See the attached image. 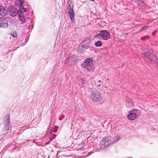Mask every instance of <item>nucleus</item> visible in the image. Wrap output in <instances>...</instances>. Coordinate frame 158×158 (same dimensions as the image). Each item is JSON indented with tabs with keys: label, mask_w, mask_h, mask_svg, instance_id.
<instances>
[{
	"label": "nucleus",
	"mask_w": 158,
	"mask_h": 158,
	"mask_svg": "<svg viewBox=\"0 0 158 158\" xmlns=\"http://www.w3.org/2000/svg\"><path fill=\"white\" fill-rule=\"evenodd\" d=\"M111 137L108 136L107 137H104L100 141L99 146L100 148L102 149H104L107 148L110 143H112L118 141L119 139V136L118 135L115 136L113 138V141L111 142Z\"/></svg>",
	"instance_id": "1"
},
{
	"label": "nucleus",
	"mask_w": 158,
	"mask_h": 158,
	"mask_svg": "<svg viewBox=\"0 0 158 158\" xmlns=\"http://www.w3.org/2000/svg\"><path fill=\"white\" fill-rule=\"evenodd\" d=\"M101 92L98 90H92L90 93L89 98L93 102H98L102 101V97Z\"/></svg>",
	"instance_id": "2"
},
{
	"label": "nucleus",
	"mask_w": 158,
	"mask_h": 158,
	"mask_svg": "<svg viewBox=\"0 0 158 158\" xmlns=\"http://www.w3.org/2000/svg\"><path fill=\"white\" fill-rule=\"evenodd\" d=\"M143 55L145 61L151 64L154 63L156 59L155 55L153 54L150 51L148 50H146Z\"/></svg>",
	"instance_id": "3"
},
{
	"label": "nucleus",
	"mask_w": 158,
	"mask_h": 158,
	"mask_svg": "<svg viewBox=\"0 0 158 158\" xmlns=\"http://www.w3.org/2000/svg\"><path fill=\"white\" fill-rule=\"evenodd\" d=\"M93 63V61L89 58H88L84 62L82 66L87 71L93 72L94 70V68L92 67Z\"/></svg>",
	"instance_id": "4"
},
{
	"label": "nucleus",
	"mask_w": 158,
	"mask_h": 158,
	"mask_svg": "<svg viewBox=\"0 0 158 158\" xmlns=\"http://www.w3.org/2000/svg\"><path fill=\"white\" fill-rule=\"evenodd\" d=\"M4 126L7 133L11 132V126L10 124V116L9 114L6 115L4 118Z\"/></svg>",
	"instance_id": "5"
},
{
	"label": "nucleus",
	"mask_w": 158,
	"mask_h": 158,
	"mask_svg": "<svg viewBox=\"0 0 158 158\" xmlns=\"http://www.w3.org/2000/svg\"><path fill=\"white\" fill-rule=\"evenodd\" d=\"M77 58L75 55L71 57L66 58L65 60V65L68 67H71L73 65H76L77 62Z\"/></svg>",
	"instance_id": "6"
},
{
	"label": "nucleus",
	"mask_w": 158,
	"mask_h": 158,
	"mask_svg": "<svg viewBox=\"0 0 158 158\" xmlns=\"http://www.w3.org/2000/svg\"><path fill=\"white\" fill-rule=\"evenodd\" d=\"M67 4H68V6L70 7L68 11V13L69 14L70 19H71L72 22L75 23V20L74 17L75 16L73 8H71L73 5L72 2L71 1H68Z\"/></svg>",
	"instance_id": "7"
},
{
	"label": "nucleus",
	"mask_w": 158,
	"mask_h": 158,
	"mask_svg": "<svg viewBox=\"0 0 158 158\" xmlns=\"http://www.w3.org/2000/svg\"><path fill=\"white\" fill-rule=\"evenodd\" d=\"M101 37L104 40H107L110 38V35L109 32L106 30L101 31Z\"/></svg>",
	"instance_id": "8"
},
{
	"label": "nucleus",
	"mask_w": 158,
	"mask_h": 158,
	"mask_svg": "<svg viewBox=\"0 0 158 158\" xmlns=\"http://www.w3.org/2000/svg\"><path fill=\"white\" fill-rule=\"evenodd\" d=\"M8 11L9 15L12 17H15L17 14H19V12L17 9L11 6H10L9 7Z\"/></svg>",
	"instance_id": "9"
},
{
	"label": "nucleus",
	"mask_w": 158,
	"mask_h": 158,
	"mask_svg": "<svg viewBox=\"0 0 158 158\" xmlns=\"http://www.w3.org/2000/svg\"><path fill=\"white\" fill-rule=\"evenodd\" d=\"M8 26V20L4 18L0 19V27L1 28H7Z\"/></svg>",
	"instance_id": "10"
},
{
	"label": "nucleus",
	"mask_w": 158,
	"mask_h": 158,
	"mask_svg": "<svg viewBox=\"0 0 158 158\" xmlns=\"http://www.w3.org/2000/svg\"><path fill=\"white\" fill-rule=\"evenodd\" d=\"M81 43L85 46L86 48L88 49L91 43L90 39L87 37Z\"/></svg>",
	"instance_id": "11"
},
{
	"label": "nucleus",
	"mask_w": 158,
	"mask_h": 158,
	"mask_svg": "<svg viewBox=\"0 0 158 158\" xmlns=\"http://www.w3.org/2000/svg\"><path fill=\"white\" fill-rule=\"evenodd\" d=\"M134 104L132 100L129 98H126V106L127 108H131L133 107Z\"/></svg>",
	"instance_id": "12"
},
{
	"label": "nucleus",
	"mask_w": 158,
	"mask_h": 158,
	"mask_svg": "<svg viewBox=\"0 0 158 158\" xmlns=\"http://www.w3.org/2000/svg\"><path fill=\"white\" fill-rule=\"evenodd\" d=\"M129 115H128V118L131 120H133L136 118V115L134 113H131L129 111Z\"/></svg>",
	"instance_id": "13"
},
{
	"label": "nucleus",
	"mask_w": 158,
	"mask_h": 158,
	"mask_svg": "<svg viewBox=\"0 0 158 158\" xmlns=\"http://www.w3.org/2000/svg\"><path fill=\"white\" fill-rule=\"evenodd\" d=\"M7 12L6 10L4 9L3 7H2L0 11V15L2 16H4L6 15Z\"/></svg>",
	"instance_id": "14"
},
{
	"label": "nucleus",
	"mask_w": 158,
	"mask_h": 158,
	"mask_svg": "<svg viewBox=\"0 0 158 158\" xmlns=\"http://www.w3.org/2000/svg\"><path fill=\"white\" fill-rule=\"evenodd\" d=\"M86 49L85 46L81 43L77 49V50L78 52H83Z\"/></svg>",
	"instance_id": "15"
},
{
	"label": "nucleus",
	"mask_w": 158,
	"mask_h": 158,
	"mask_svg": "<svg viewBox=\"0 0 158 158\" xmlns=\"http://www.w3.org/2000/svg\"><path fill=\"white\" fill-rule=\"evenodd\" d=\"M57 128L56 127L52 128L51 129L50 133V134L53 135L55 136L54 138H55L57 135L56 134H55V133H56L57 132Z\"/></svg>",
	"instance_id": "16"
},
{
	"label": "nucleus",
	"mask_w": 158,
	"mask_h": 158,
	"mask_svg": "<svg viewBox=\"0 0 158 158\" xmlns=\"http://www.w3.org/2000/svg\"><path fill=\"white\" fill-rule=\"evenodd\" d=\"M19 20L22 22V23H25L26 22V19L23 15H19Z\"/></svg>",
	"instance_id": "17"
},
{
	"label": "nucleus",
	"mask_w": 158,
	"mask_h": 158,
	"mask_svg": "<svg viewBox=\"0 0 158 158\" xmlns=\"http://www.w3.org/2000/svg\"><path fill=\"white\" fill-rule=\"evenodd\" d=\"M24 3V1L22 0H17V1L15 3L16 6H21Z\"/></svg>",
	"instance_id": "18"
},
{
	"label": "nucleus",
	"mask_w": 158,
	"mask_h": 158,
	"mask_svg": "<svg viewBox=\"0 0 158 158\" xmlns=\"http://www.w3.org/2000/svg\"><path fill=\"white\" fill-rule=\"evenodd\" d=\"M136 3L138 6H144V3L141 0H137L136 1Z\"/></svg>",
	"instance_id": "19"
},
{
	"label": "nucleus",
	"mask_w": 158,
	"mask_h": 158,
	"mask_svg": "<svg viewBox=\"0 0 158 158\" xmlns=\"http://www.w3.org/2000/svg\"><path fill=\"white\" fill-rule=\"evenodd\" d=\"M134 113L136 115V118H138L140 115V111L139 110H134Z\"/></svg>",
	"instance_id": "20"
},
{
	"label": "nucleus",
	"mask_w": 158,
	"mask_h": 158,
	"mask_svg": "<svg viewBox=\"0 0 158 158\" xmlns=\"http://www.w3.org/2000/svg\"><path fill=\"white\" fill-rule=\"evenodd\" d=\"M102 82H101V80H99L97 82L95 83V85L98 87H103V85L102 84Z\"/></svg>",
	"instance_id": "21"
},
{
	"label": "nucleus",
	"mask_w": 158,
	"mask_h": 158,
	"mask_svg": "<svg viewBox=\"0 0 158 158\" xmlns=\"http://www.w3.org/2000/svg\"><path fill=\"white\" fill-rule=\"evenodd\" d=\"M102 45V44L101 41H98L94 43V45L96 47H100Z\"/></svg>",
	"instance_id": "22"
},
{
	"label": "nucleus",
	"mask_w": 158,
	"mask_h": 158,
	"mask_svg": "<svg viewBox=\"0 0 158 158\" xmlns=\"http://www.w3.org/2000/svg\"><path fill=\"white\" fill-rule=\"evenodd\" d=\"M84 146V144L83 143L81 142L79 145H78L77 147V150H81L83 148Z\"/></svg>",
	"instance_id": "23"
},
{
	"label": "nucleus",
	"mask_w": 158,
	"mask_h": 158,
	"mask_svg": "<svg viewBox=\"0 0 158 158\" xmlns=\"http://www.w3.org/2000/svg\"><path fill=\"white\" fill-rule=\"evenodd\" d=\"M149 27V26H145L142 28L140 30L139 32H141L142 31H144L148 29V28Z\"/></svg>",
	"instance_id": "24"
},
{
	"label": "nucleus",
	"mask_w": 158,
	"mask_h": 158,
	"mask_svg": "<svg viewBox=\"0 0 158 158\" xmlns=\"http://www.w3.org/2000/svg\"><path fill=\"white\" fill-rule=\"evenodd\" d=\"M10 34L14 38H16L17 36L16 32L15 31L11 32Z\"/></svg>",
	"instance_id": "25"
},
{
	"label": "nucleus",
	"mask_w": 158,
	"mask_h": 158,
	"mask_svg": "<svg viewBox=\"0 0 158 158\" xmlns=\"http://www.w3.org/2000/svg\"><path fill=\"white\" fill-rule=\"evenodd\" d=\"M22 6L20 7V10H19V11H21V12H26L27 10V9L26 8H24L23 6Z\"/></svg>",
	"instance_id": "26"
},
{
	"label": "nucleus",
	"mask_w": 158,
	"mask_h": 158,
	"mask_svg": "<svg viewBox=\"0 0 158 158\" xmlns=\"http://www.w3.org/2000/svg\"><path fill=\"white\" fill-rule=\"evenodd\" d=\"M101 31H100L99 33L96 34V35L95 36V37L98 38L99 36H100L101 37Z\"/></svg>",
	"instance_id": "27"
},
{
	"label": "nucleus",
	"mask_w": 158,
	"mask_h": 158,
	"mask_svg": "<svg viewBox=\"0 0 158 158\" xmlns=\"http://www.w3.org/2000/svg\"><path fill=\"white\" fill-rule=\"evenodd\" d=\"M49 139H50V140H49L48 141V142L45 143V145H47L48 144H49V143H50V142H51L52 141V139L51 138H50Z\"/></svg>",
	"instance_id": "28"
},
{
	"label": "nucleus",
	"mask_w": 158,
	"mask_h": 158,
	"mask_svg": "<svg viewBox=\"0 0 158 158\" xmlns=\"http://www.w3.org/2000/svg\"><path fill=\"white\" fill-rule=\"evenodd\" d=\"M81 83L82 84V87H83L84 85H85V83H84L85 81H84L83 79H82V78L81 79Z\"/></svg>",
	"instance_id": "29"
},
{
	"label": "nucleus",
	"mask_w": 158,
	"mask_h": 158,
	"mask_svg": "<svg viewBox=\"0 0 158 158\" xmlns=\"http://www.w3.org/2000/svg\"><path fill=\"white\" fill-rule=\"evenodd\" d=\"M28 39L27 38V39H26V40H25V44H24V45L28 41Z\"/></svg>",
	"instance_id": "30"
},
{
	"label": "nucleus",
	"mask_w": 158,
	"mask_h": 158,
	"mask_svg": "<svg viewBox=\"0 0 158 158\" xmlns=\"http://www.w3.org/2000/svg\"><path fill=\"white\" fill-rule=\"evenodd\" d=\"M141 39L142 40H144V39L143 38V37H142L141 38Z\"/></svg>",
	"instance_id": "31"
},
{
	"label": "nucleus",
	"mask_w": 158,
	"mask_h": 158,
	"mask_svg": "<svg viewBox=\"0 0 158 158\" xmlns=\"http://www.w3.org/2000/svg\"><path fill=\"white\" fill-rule=\"evenodd\" d=\"M156 64L157 65V67H158V61H156Z\"/></svg>",
	"instance_id": "32"
},
{
	"label": "nucleus",
	"mask_w": 158,
	"mask_h": 158,
	"mask_svg": "<svg viewBox=\"0 0 158 158\" xmlns=\"http://www.w3.org/2000/svg\"><path fill=\"white\" fill-rule=\"evenodd\" d=\"M89 0L91 1H94V0Z\"/></svg>",
	"instance_id": "33"
},
{
	"label": "nucleus",
	"mask_w": 158,
	"mask_h": 158,
	"mask_svg": "<svg viewBox=\"0 0 158 158\" xmlns=\"http://www.w3.org/2000/svg\"><path fill=\"white\" fill-rule=\"evenodd\" d=\"M128 158H132L131 157H129Z\"/></svg>",
	"instance_id": "34"
},
{
	"label": "nucleus",
	"mask_w": 158,
	"mask_h": 158,
	"mask_svg": "<svg viewBox=\"0 0 158 158\" xmlns=\"http://www.w3.org/2000/svg\"><path fill=\"white\" fill-rule=\"evenodd\" d=\"M59 119L60 120L61 119H60V118H59Z\"/></svg>",
	"instance_id": "35"
},
{
	"label": "nucleus",
	"mask_w": 158,
	"mask_h": 158,
	"mask_svg": "<svg viewBox=\"0 0 158 158\" xmlns=\"http://www.w3.org/2000/svg\"><path fill=\"white\" fill-rule=\"evenodd\" d=\"M108 80H109L108 79H107V81H108Z\"/></svg>",
	"instance_id": "36"
},
{
	"label": "nucleus",
	"mask_w": 158,
	"mask_h": 158,
	"mask_svg": "<svg viewBox=\"0 0 158 158\" xmlns=\"http://www.w3.org/2000/svg\"><path fill=\"white\" fill-rule=\"evenodd\" d=\"M89 155H90V154H89V155H88V156H89Z\"/></svg>",
	"instance_id": "37"
},
{
	"label": "nucleus",
	"mask_w": 158,
	"mask_h": 158,
	"mask_svg": "<svg viewBox=\"0 0 158 158\" xmlns=\"http://www.w3.org/2000/svg\"><path fill=\"white\" fill-rule=\"evenodd\" d=\"M89 155H90V154H89V155H88V156H89Z\"/></svg>",
	"instance_id": "38"
},
{
	"label": "nucleus",
	"mask_w": 158,
	"mask_h": 158,
	"mask_svg": "<svg viewBox=\"0 0 158 158\" xmlns=\"http://www.w3.org/2000/svg\"><path fill=\"white\" fill-rule=\"evenodd\" d=\"M89 155H90V154H89V155H88V156H89Z\"/></svg>",
	"instance_id": "39"
}]
</instances>
